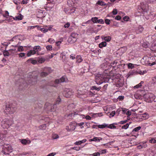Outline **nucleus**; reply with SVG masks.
Masks as SVG:
<instances>
[{
	"label": "nucleus",
	"mask_w": 156,
	"mask_h": 156,
	"mask_svg": "<svg viewBox=\"0 0 156 156\" xmlns=\"http://www.w3.org/2000/svg\"><path fill=\"white\" fill-rule=\"evenodd\" d=\"M0 121L1 127L4 129H8L13 124V122L8 119H5Z\"/></svg>",
	"instance_id": "1"
},
{
	"label": "nucleus",
	"mask_w": 156,
	"mask_h": 156,
	"mask_svg": "<svg viewBox=\"0 0 156 156\" xmlns=\"http://www.w3.org/2000/svg\"><path fill=\"white\" fill-rule=\"evenodd\" d=\"M16 110L15 106L12 104H10L6 105L5 112L7 114H12Z\"/></svg>",
	"instance_id": "2"
},
{
	"label": "nucleus",
	"mask_w": 156,
	"mask_h": 156,
	"mask_svg": "<svg viewBox=\"0 0 156 156\" xmlns=\"http://www.w3.org/2000/svg\"><path fill=\"white\" fill-rule=\"evenodd\" d=\"M95 82L96 83L100 85L104 82H105V77L103 75L101 74H97L95 76Z\"/></svg>",
	"instance_id": "3"
},
{
	"label": "nucleus",
	"mask_w": 156,
	"mask_h": 156,
	"mask_svg": "<svg viewBox=\"0 0 156 156\" xmlns=\"http://www.w3.org/2000/svg\"><path fill=\"white\" fill-rule=\"evenodd\" d=\"M56 104H54L51 105L50 103H46L45 105V108L47 111H50L51 112L54 111L56 108Z\"/></svg>",
	"instance_id": "4"
},
{
	"label": "nucleus",
	"mask_w": 156,
	"mask_h": 156,
	"mask_svg": "<svg viewBox=\"0 0 156 156\" xmlns=\"http://www.w3.org/2000/svg\"><path fill=\"white\" fill-rule=\"evenodd\" d=\"M13 151V149L11 146L4 147L2 150V152L5 155H9V154Z\"/></svg>",
	"instance_id": "5"
},
{
	"label": "nucleus",
	"mask_w": 156,
	"mask_h": 156,
	"mask_svg": "<svg viewBox=\"0 0 156 156\" xmlns=\"http://www.w3.org/2000/svg\"><path fill=\"white\" fill-rule=\"evenodd\" d=\"M78 36V34L77 33H72L68 39V41L71 43H74L76 41Z\"/></svg>",
	"instance_id": "6"
},
{
	"label": "nucleus",
	"mask_w": 156,
	"mask_h": 156,
	"mask_svg": "<svg viewBox=\"0 0 156 156\" xmlns=\"http://www.w3.org/2000/svg\"><path fill=\"white\" fill-rule=\"evenodd\" d=\"M144 98L146 99L147 100V101L149 102H151V99L153 100L155 98V96L152 93H148L147 94H145L144 96Z\"/></svg>",
	"instance_id": "7"
},
{
	"label": "nucleus",
	"mask_w": 156,
	"mask_h": 156,
	"mask_svg": "<svg viewBox=\"0 0 156 156\" xmlns=\"http://www.w3.org/2000/svg\"><path fill=\"white\" fill-rule=\"evenodd\" d=\"M155 57H151L150 58H146V60L145 61V63L146 65H149L150 66H152L155 64V61H152L154 59H155ZM156 58V57H155Z\"/></svg>",
	"instance_id": "8"
},
{
	"label": "nucleus",
	"mask_w": 156,
	"mask_h": 156,
	"mask_svg": "<svg viewBox=\"0 0 156 156\" xmlns=\"http://www.w3.org/2000/svg\"><path fill=\"white\" fill-rule=\"evenodd\" d=\"M73 93L74 92L72 89H67L64 91L63 94L65 97L69 98L73 94Z\"/></svg>",
	"instance_id": "9"
},
{
	"label": "nucleus",
	"mask_w": 156,
	"mask_h": 156,
	"mask_svg": "<svg viewBox=\"0 0 156 156\" xmlns=\"http://www.w3.org/2000/svg\"><path fill=\"white\" fill-rule=\"evenodd\" d=\"M65 81V78L64 76L62 77L59 79H56L55 81V84H59L61 83H63Z\"/></svg>",
	"instance_id": "10"
},
{
	"label": "nucleus",
	"mask_w": 156,
	"mask_h": 156,
	"mask_svg": "<svg viewBox=\"0 0 156 156\" xmlns=\"http://www.w3.org/2000/svg\"><path fill=\"white\" fill-rule=\"evenodd\" d=\"M37 79V76H35L34 78H32L29 81V83L31 85H33L36 84Z\"/></svg>",
	"instance_id": "11"
},
{
	"label": "nucleus",
	"mask_w": 156,
	"mask_h": 156,
	"mask_svg": "<svg viewBox=\"0 0 156 156\" xmlns=\"http://www.w3.org/2000/svg\"><path fill=\"white\" fill-rule=\"evenodd\" d=\"M23 17V16L21 14H18L15 17H13V19L16 20H22Z\"/></svg>",
	"instance_id": "12"
},
{
	"label": "nucleus",
	"mask_w": 156,
	"mask_h": 156,
	"mask_svg": "<svg viewBox=\"0 0 156 156\" xmlns=\"http://www.w3.org/2000/svg\"><path fill=\"white\" fill-rule=\"evenodd\" d=\"M102 140V138L101 137H94L93 138L90 139L89 140V141L90 142L94 141L96 142H99L100 140Z\"/></svg>",
	"instance_id": "13"
},
{
	"label": "nucleus",
	"mask_w": 156,
	"mask_h": 156,
	"mask_svg": "<svg viewBox=\"0 0 156 156\" xmlns=\"http://www.w3.org/2000/svg\"><path fill=\"white\" fill-rule=\"evenodd\" d=\"M43 71L48 73V75L51 72V68L45 67L43 68Z\"/></svg>",
	"instance_id": "14"
},
{
	"label": "nucleus",
	"mask_w": 156,
	"mask_h": 156,
	"mask_svg": "<svg viewBox=\"0 0 156 156\" xmlns=\"http://www.w3.org/2000/svg\"><path fill=\"white\" fill-rule=\"evenodd\" d=\"M70 129L71 131L74 130L76 128L75 124L74 122H71L69 124Z\"/></svg>",
	"instance_id": "15"
},
{
	"label": "nucleus",
	"mask_w": 156,
	"mask_h": 156,
	"mask_svg": "<svg viewBox=\"0 0 156 156\" xmlns=\"http://www.w3.org/2000/svg\"><path fill=\"white\" fill-rule=\"evenodd\" d=\"M87 141L86 139H83L81 140H79L77 141L74 143V144L76 145H80L82 143L85 142Z\"/></svg>",
	"instance_id": "16"
},
{
	"label": "nucleus",
	"mask_w": 156,
	"mask_h": 156,
	"mask_svg": "<svg viewBox=\"0 0 156 156\" xmlns=\"http://www.w3.org/2000/svg\"><path fill=\"white\" fill-rule=\"evenodd\" d=\"M36 53V51L34 50H30L29 52H27V55L28 57L30 56L31 55L35 54Z\"/></svg>",
	"instance_id": "17"
},
{
	"label": "nucleus",
	"mask_w": 156,
	"mask_h": 156,
	"mask_svg": "<svg viewBox=\"0 0 156 156\" xmlns=\"http://www.w3.org/2000/svg\"><path fill=\"white\" fill-rule=\"evenodd\" d=\"M27 61L28 62H30L33 65H35L37 63V61L36 60H34L33 58H30L28 59Z\"/></svg>",
	"instance_id": "18"
},
{
	"label": "nucleus",
	"mask_w": 156,
	"mask_h": 156,
	"mask_svg": "<svg viewBox=\"0 0 156 156\" xmlns=\"http://www.w3.org/2000/svg\"><path fill=\"white\" fill-rule=\"evenodd\" d=\"M143 30V28L142 27L139 26L136 30V33L139 34L141 33Z\"/></svg>",
	"instance_id": "19"
},
{
	"label": "nucleus",
	"mask_w": 156,
	"mask_h": 156,
	"mask_svg": "<svg viewBox=\"0 0 156 156\" xmlns=\"http://www.w3.org/2000/svg\"><path fill=\"white\" fill-rule=\"evenodd\" d=\"M77 0H68L67 3L69 5V6H70L71 5V1H72V6L74 5V4L77 3Z\"/></svg>",
	"instance_id": "20"
},
{
	"label": "nucleus",
	"mask_w": 156,
	"mask_h": 156,
	"mask_svg": "<svg viewBox=\"0 0 156 156\" xmlns=\"http://www.w3.org/2000/svg\"><path fill=\"white\" fill-rule=\"evenodd\" d=\"M76 62L78 63L81 62L83 60L81 56L80 55H77L76 58Z\"/></svg>",
	"instance_id": "21"
},
{
	"label": "nucleus",
	"mask_w": 156,
	"mask_h": 156,
	"mask_svg": "<svg viewBox=\"0 0 156 156\" xmlns=\"http://www.w3.org/2000/svg\"><path fill=\"white\" fill-rule=\"evenodd\" d=\"M107 43L105 41L102 42L99 44V46L100 48H102L105 47L106 46Z\"/></svg>",
	"instance_id": "22"
},
{
	"label": "nucleus",
	"mask_w": 156,
	"mask_h": 156,
	"mask_svg": "<svg viewBox=\"0 0 156 156\" xmlns=\"http://www.w3.org/2000/svg\"><path fill=\"white\" fill-rule=\"evenodd\" d=\"M103 115V113L102 112H100L98 113H94L93 115V117H96L98 116L100 117Z\"/></svg>",
	"instance_id": "23"
},
{
	"label": "nucleus",
	"mask_w": 156,
	"mask_h": 156,
	"mask_svg": "<svg viewBox=\"0 0 156 156\" xmlns=\"http://www.w3.org/2000/svg\"><path fill=\"white\" fill-rule=\"evenodd\" d=\"M114 124L117 125V124L114 123L113 124H111L109 125L108 126V127L111 129H115L116 128L115 126L114 125Z\"/></svg>",
	"instance_id": "24"
},
{
	"label": "nucleus",
	"mask_w": 156,
	"mask_h": 156,
	"mask_svg": "<svg viewBox=\"0 0 156 156\" xmlns=\"http://www.w3.org/2000/svg\"><path fill=\"white\" fill-rule=\"evenodd\" d=\"M34 50L35 51L36 50V51H40L41 50V48L39 46H35L34 47Z\"/></svg>",
	"instance_id": "25"
},
{
	"label": "nucleus",
	"mask_w": 156,
	"mask_h": 156,
	"mask_svg": "<svg viewBox=\"0 0 156 156\" xmlns=\"http://www.w3.org/2000/svg\"><path fill=\"white\" fill-rule=\"evenodd\" d=\"M108 126V124H104L102 125H98V127L100 129H103L105 128L106 127H107Z\"/></svg>",
	"instance_id": "26"
},
{
	"label": "nucleus",
	"mask_w": 156,
	"mask_h": 156,
	"mask_svg": "<svg viewBox=\"0 0 156 156\" xmlns=\"http://www.w3.org/2000/svg\"><path fill=\"white\" fill-rule=\"evenodd\" d=\"M147 146V145L146 144V143H143V144H141L139 146V147L140 149L145 148Z\"/></svg>",
	"instance_id": "27"
},
{
	"label": "nucleus",
	"mask_w": 156,
	"mask_h": 156,
	"mask_svg": "<svg viewBox=\"0 0 156 156\" xmlns=\"http://www.w3.org/2000/svg\"><path fill=\"white\" fill-rule=\"evenodd\" d=\"M48 74L46 72L43 71L40 74V76L41 77H44L48 76Z\"/></svg>",
	"instance_id": "28"
},
{
	"label": "nucleus",
	"mask_w": 156,
	"mask_h": 156,
	"mask_svg": "<svg viewBox=\"0 0 156 156\" xmlns=\"http://www.w3.org/2000/svg\"><path fill=\"white\" fill-rule=\"evenodd\" d=\"M59 137V136L56 134H53L52 135V138L53 139H56L58 138Z\"/></svg>",
	"instance_id": "29"
},
{
	"label": "nucleus",
	"mask_w": 156,
	"mask_h": 156,
	"mask_svg": "<svg viewBox=\"0 0 156 156\" xmlns=\"http://www.w3.org/2000/svg\"><path fill=\"white\" fill-rule=\"evenodd\" d=\"M20 142L23 144L26 145L28 142V141L26 139H22L20 140Z\"/></svg>",
	"instance_id": "30"
},
{
	"label": "nucleus",
	"mask_w": 156,
	"mask_h": 156,
	"mask_svg": "<svg viewBox=\"0 0 156 156\" xmlns=\"http://www.w3.org/2000/svg\"><path fill=\"white\" fill-rule=\"evenodd\" d=\"M143 119H147L148 117V115H147L146 113L143 114L142 116H141Z\"/></svg>",
	"instance_id": "31"
},
{
	"label": "nucleus",
	"mask_w": 156,
	"mask_h": 156,
	"mask_svg": "<svg viewBox=\"0 0 156 156\" xmlns=\"http://www.w3.org/2000/svg\"><path fill=\"white\" fill-rule=\"evenodd\" d=\"M45 59L44 58H39L38 61L41 63H42L44 62Z\"/></svg>",
	"instance_id": "32"
},
{
	"label": "nucleus",
	"mask_w": 156,
	"mask_h": 156,
	"mask_svg": "<svg viewBox=\"0 0 156 156\" xmlns=\"http://www.w3.org/2000/svg\"><path fill=\"white\" fill-rule=\"evenodd\" d=\"M123 85V81H120L118 82L116 84V86L117 87H122Z\"/></svg>",
	"instance_id": "33"
},
{
	"label": "nucleus",
	"mask_w": 156,
	"mask_h": 156,
	"mask_svg": "<svg viewBox=\"0 0 156 156\" xmlns=\"http://www.w3.org/2000/svg\"><path fill=\"white\" fill-rule=\"evenodd\" d=\"M134 97L135 98L137 99H139L141 98V96L140 94H134Z\"/></svg>",
	"instance_id": "34"
},
{
	"label": "nucleus",
	"mask_w": 156,
	"mask_h": 156,
	"mask_svg": "<svg viewBox=\"0 0 156 156\" xmlns=\"http://www.w3.org/2000/svg\"><path fill=\"white\" fill-rule=\"evenodd\" d=\"M92 88L93 90H96L98 91H99L101 89V87H97L96 86H92Z\"/></svg>",
	"instance_id": "35"
},
{
	"label": "nucleus",
	"mask_w": 156,
	"mask_h": 156,
	"mask_svg": "<svg viewBox=\"0 0 156 156\" xmlns=\"http://www.w3.org/2000/svg\"><path fill=\"white\" fill-rule=\"evenodd\" d=\"M97 23H101V24H104V21L102 19H98V18L97 19Z\"/></svg>",
	"instance_id": "36"
},
{
	"label": "nucleus",
	"mask_w": 156,
	"mask_h": 156,
	"mask_svg": "<svg viewBox=\"0 0 156 156\" xmlns=\"http://www.w3.org/2000/svg\"><path fill=\"white\" fill-rule=\"evenodd\" d=\"M141 129V127L140 126H139L137 127L134 129H133V132L135 131V132H137L139 130Z\"/></svg>",
	"instance_id": "37"
},
{
	"label": "nucleus",
	"mask_w": 156,
	"mask_h": 156,
	"mask_svg": "<svg viewBox=\"0 0 156 156\" xmlns=\"http://www.w3.org/2000/svg\"><path fill=\"white\" fill-rule=\"evenodd\" d=\"M149 142L152 144H154L156 143V140L154 138H152L149 140Z\"/></svg>",
	"instance_id": "38"
},
{
	"label": "nucleus",
	"mask_w": 156,
	"mask_h": 156,
	"mask_svg": "<svg viewBox=\"0 0 156 156\" xmlns=\"http://www.w3.org/2000/svg\"><path fill=\"white\" fill-rule=\"evenodd\" d=\"M98 4L101 6H104L106 4L103 1H99L98 2Z\"/></svg>",
	"instance_id": "39"
},
{
	"label": "nucleus",
	"mask_w": 156,
	"mask_h": 156,
	"mask_svg": "<svg viewBox=\"0 0 156 156\" xmlns=\"http://www.w3.org/2000/svg\"><path fill=\"white\" fill-rule=\"evenodd\" d=\"M111 38L110 36H108V37H104V39L107 42L111 40Z\"/></svg>",
	"instance_id": "40"
},
{
	"label": "nucleus",
	"mask_w": 156,
	"mask_h": 156,
	"mask_svg": "<svg viewBox=\"0 0 156 156\" xmlns=\"http://www.w3.org/2000/svg\"><path fill=\"white\" fill-rule=\"evenodd\" d=\"M46 124H43L40 126H39V128L40 129L44 130L46 128Z\"/></svg>",
	"instance_id": "41"
},
{
	"label": "nucleus",
	"mask_w": 156,
	"mask_h": 156,
	"mask_svg": "<svg viewBox=\"0 0 156 156\" xmlns=\"http://www.w3.org/2000/svg\"><path fill=\"white\" fill-rule=\"evenodd\" d=\"M3 16L5 17L6 18H8L9 16V13L8 11H5V14L3 15Z\"/></svg>",
	"instance_id": "42"
},
{
	"label": "nucleus",
	"mask_w": 156,
	"mask_h": 156,
	"mask_svg": "<svg viewBox=\"0 0 156 156\" xmlns=\"http://www.w3.org/2000/svg\"><path fill=\"white\" fill-rule=\"evenodd\" d=\"M129 125L128 123H127L123 126H122V128L123 129H126L129 127Z\"/></svg>",
	"instance_id": "43"
},
{
	"label": "nucleus",
	"mask_w": 156,
	"mask_h": 156,
	"mask_svg": "<svg viewBox=\"0 0 156 156\" xmlns=\"http://www.w3.org/2000/svg\"><path fill=\"white\" fill-rule=\"evenodd\" d=\"M17 50L19 51H22L24 50L23 47L22 46H20L18 48Z\"/></svg>",
	"instance_id": "44"
},
{
	"label": "nucleus",
	"mask_w": 156,
	"mask_h": 156,
	"mask_svg": "<svg viewBox=\"0 0 156 156\" xmlns=\"http://www.w3.org/2000/svg\"><path fill=\"white\" fill-rule=\"evenodd\" d=\"M97 19L98 17H93L91 18V20L94 22V23H97Z\"/></svg>",
	"instance_id": "45"
},
{
	"label": "nucleus",
	"mask_w": 156,
	"mask_h": 156,
	"mask_svg": "<svg viewBox=\"0 0 156 156\" xmlns=\"http://www.w3.org/2000/svg\"><path fill=\"white\" fill-rule=\"evenodd\" d=\"M141 8L144 11H145L146 9V6H144V4H142V3L141 4Z\"/></svg>",
	"instance_id": "46"
},
{
	"label": "nucleus",
	"mask_w": 156,
	"mask_h": 156,
	"mask_svg": "<svg viewBox=\"0 0 156 156\" xmlns=\"http://www.w3.org/2000/svg\"><path fill=\"white\" fill-rule=\"evenodd\" d=\"M47 50L51 51L52 49V47L51 45H48L46 47Z\"/></svg>",
	"instance_id": "47"
},
{
	"label": "nucleus",
	"mask_w": 156,
	"mask_h": 156,
	"mask_svg": "<svg viewBox=\"0 0 156 156\" xmlns=\"http://www.w3.org/2000/svg\"><path fill=\"white\" fill-rule=\"evenodd\" d=\"M48 41L51 44H53L55 43V41L52 38H50L48 39Z\"/></svg>",
	"instance_id": "48"
},
{
	"label": "nucleus",
	"mask_w": 156,
	"mask_h": 156,
	"mask_svg": "<svg viewBox=\"0 0 156 156\" xmlns=\"http://www.w3.org/2000/svg\"><path fill=\"white\" fill-rule=\"evenodd\" d=\"M115 114V111H112L110 114V117H113L114 115Z\"/></svg>",
	"instance_id": "49"
},
{
	"label": "nucleus",
	"mask_w": 156,
	"mask_h": 156,
	"mask_svg": "<svg viewBox=\"0 0 156 156\" xmlns=\"http://www.w3.org/2000/svg\"><path fill=\"white\" fill-rule=\"evenodd\" d=\"M118 13V11L117 9H114L113 11H112V13L113 15H116Z\"/></svg>",
	"instance_id": "50"
},
{
	"label": "nucleus",
	"mask_w": 156,
	"mask_h": 156,
	"mask_svg": "<svg viewBox=\"0 0 156 156\" xmlns=\"http://www.w3.org/2000/svg\"><path fill=\"white\" fill-rule=\"evenodd\" d=\"M3 54L4 56H9V53L7 51H5L3 52Z\"/></svg>",
	"instance_id": "51"
},
{
	"label": "nucleus",
	"mask_w": 156,
	"mask_h": 156,
	"mask_svg": "<svg viewBox=\"0 0 156 156\" xmlns=\"http://www.w3.org/2000/svg\"><path fill=\"white\" fill-rule=\"evenodd\" d=\"M41 30L44 33H45L48 31V28H42L41 29Z\"/></svg>",
	"instance_id": "52"
},
{
	"label": "nucleus",
	"mask_w": 156,
	"mask_h": 156,
	"mask_svg": "<svg viewBox=\"0 0 156 156\" xmlns=\"http://www.w3.org/2000/svg\"><path fill=\"white\" fill-rule=\"evenodd\" d=\"M19 57L22 58L25 56V54L24 53H20L19 54Z\"/></svg>",
	"instance_id": "53"
},
{
	"label": "nucleus",
	"mask_w": 156,
	"mask_h": 156,
	"mask_svg": "<svg viewBox=\"0 0 156 156\" xmlns=\"http://www.w3.org/2000/svg\"><path fill=\"white\" fill-rule=\"evenodd\" d=\"M124 98V96H119L118 98V99L119 101H122Z\"/></svg>",
	"instance_id": "54"
},
{
	"label": "nucleus",
	"mask_w": 156,
	"mask_h": 156,
	"mask_svg": "<svg viewBox=\"0 0 156 156\" xmlns=\"http://www.w3.org/2000/svg\"><path fill=\"white\" fill-rule=\"evenodd\" d=\"M118 60H115L112 63H111V66H114V65H116L117 64V63H118Z\"/></svg>",
	"instance_id": "55"
},
{
	"label": "nucleus",
	"mask_w": 156,
	"mask_h": 156,
	"mask_svg": "<svg viewBox=\"0 0 156 156\" xmlns=\"http://www.w3.org/2000/svg\"><path fill=\"white\" fill-rule=\"evenodd\" d=\"M111 21L110 20L108 19H106L105 20V22L107 24H109L110 23Z\"/></svg>",
	"instance_id": "56"
},
{
	"label": "nucleus",
	"mask_w": 156,
	"mask_h": 156,
	"mask_svg": "<svg viewBox=\"0 0 156 156\" xmlns=\"http://www.w3.org/2000/svg\"><path fill=\"white\" fill-rule=\"evenodd\" d=\"M61 99L60 98L58 97V98L57 99V100L56 101V105L57 104H59V103L61 101Z\"/></svg>",
	"instance_id": "57"
},
{
	"label": "nucleus",
	"mask_w": 156,
	"mask_h": 156,
	"mask_svg": "<svg viewBox=\"0 0 156 156\" xmlns=\"http://www.w3.org/2000/svg\"><path fill=\"white\" fill-rule=\"evenodd\" d=\"M128 67L129 68L132 69L134 67V66L133 64L131 63H129L128 65Z\"/></svg>",
	"instance_id": "58"
},
{
	"label": "nucleus",
	"mask_w": 156,
	"mask_h": 156,
	"mask_svg": "<svg viewBox=\"0 0 156 156\" xmlns=\"http://www.w3.org/2000/svg\"><path fill=\"white\" fill-rule=\"evenodd\" d=\"M84 124V123L83 122H82L80 123H78V125L81 128H82L84 127L83 125Z\"/></svg>",
	"instance_id": "59"
},
{
	"label": "nucleus",
	"mask_w": 156,
	"mask_h": 156,
	"mask_svg": "<svg viewBox=\"0 0 156 156\" xmlns=\"http://www.w3.org/2000/svg\"><path fill=\"white\" fill-rule=\"evenodd\" d=\"M142 46L143 47L147 48L148 47V45L147 43L144 42Z\"/></svg>",
	"instance_id": "60"
},
{
	"label": "nucleus",
	"mask_w": 156,
	"mask_h": 156,
	"mask_svg": "<svg viewBox=\"0 0 156 156\" xmlns=\"http://www.w3.org/2000/svg\"><path fill=\"white\" fill-rule=\"evenodd\" d=\"M72 149L74 150H76V151H79L80 149V147H73Z\"/></svg>",
	"instance_id": "61"
},
{
	"label": "nucleus",
	"mask_w": 156,
	"mask_h": 156,
	"mask_svg": "<svg viewBox=\"0 0 156 156\" xmlns=\"http://www.w3.org/2000/svg\"><path fill=\"white\" fill-rule=\"evenodd\" d=\"M127 122V120H125L124 121H122L119 122V123L121 124H123L126 123Z\"/></svg>",
	"instance_id": "62"
},
{
	"label": "nucleus",
	"mask_w": 156,
	"mask_h": 156,
	"mask_svg": "<svg viewBox=\"0 0 156 156\" xmlns=\"http://www.w3.org/2000/svg\"><path fill=\"white\" fill-rule=\"evenodd\" d=\"M100 154L99 152L95 153L92 154L93 156H99Z\"/></svg>",
	"instance_id": "63"
},
{
	"label": "nucleus",
	"mask_w": 156,
	"mask_h": 156,
	"mask_svg": "<svg viewBox=\"0 0 156 156\" xmlns=\"http://www.w3.org/2000/svg\"><path fill=\"white\" fill-rule=\"evenodd\" d=\"M61 43V41H58L56 42V44L57 46H59Z\"/></svg>",
	"instance_id": "64"
}]
</instances>
